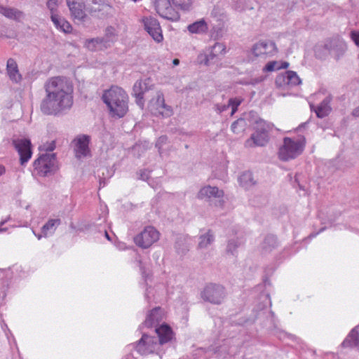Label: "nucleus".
Instances as JSON below:
<instances>
[{
    "label": "nucleus",
    "mask_w": 359,
    "mask_h": 359,
    "mask_svg": "<svg viewBox=\"0 0 359 359\" xmlns=\"http://www.w3.org/2000/svg\"><path fill=\"white\" fill-rule=\"evenodd\" d=\"M44 90L46 96L40 106L43 114L56 115L72 106L74 85L70 79L63 76L50 77L44 83Z\"/></svg>",
    "instance_id": "obj_1"
},
{
    "label": "nucleus",
    "mask_w": 359,
    "mask_h": 359,
    "mask_svg": "<svg viewBox=\"0 0 359 359\" xmlns=\"http://www.w3.org/2000/svg\"><path fill=\"white\" fill-rule=\"evenodd\" d=\"M102 100L114 117L122 118L128 111V95L120 87L112 86L105 90Z\"/></svg>",
    "instance_id": "obj_2"
},
{
    "label": "nucleus",
    "mask_w": 359,
    "mask_h": 359,
    "mask_svg": "<svg viewBox=\"0 0 359 359\" xmlns=\"http://www.w3.org/2000/svg\"><path fill=\"white\" fill-rule=\"evenodd\" d=\"M270 129V125L266 121L263 119L257 120L253 126L254 133L245 142V147L252 148L265 146L269 140V132Z\"/></svg>",
    "instance_id": "obj_3"
},
{
    "label": "nucleus",
    "mask_w": 359,
    "mask_h": 359,
    "mask_svg": "<svg viewBox=\"0 0 359 359\" xmlns=\"http://www.w3.org/2000/svg\"><path fill=\"white\" fill-rule=\"evenodd\" d=\"M304 147V139L285 137L283 144L278 150V158L284 161L295 158L303 152Z\"/></svg>",
    "instance_id": "obj_4"
},
{
    "label": "nucleus",
    "mask_w": 359,
    "mask_h": 359,
    "mask_svg": "<svg viewBox=\"0 0 359 359\" xmlns=\"http://www.w3.org/2000/svg\"><path fill=\"white\" fill-rule=\"evenodd\" d=\"M160 233L154 226H146L133 238L135 245L141 248L147 249L159 240Z\"/></svg>",
    "instance_id": "obj_5"
},
{
    "label": "nucleus",
    "mask_w": 359,
    "mask_h": 359,
    "mask_svg": "<svg viewBox=\"0 0 359 359\" xmlns=\"http://www.w3.org/2000/svg\"><path fill=\"white\" fill-rule=\"evenodd\" d=\"M55 154H41L34 162V170L39 175L45 176L56 170Z\"/></svg>",
    "instance_id": "obj_6"
},
{
    "label": "nucleus",
    "mask_w": 359,
    "mask_h": 359,
    "mask_svg": "<svg viewBox=\"0 0 359 359\" xmlns=\"http://www.w3.org/2000/svg\"><path fill=\"white\" fill-rule=\"evenodd\" d=\"M155 10L162 18L168 20L176 22L179 20V13L171 6L170 0H155Z\"/></svg>",
    "instance_id": "obj_7"
},
{
    "label": "nucleus",
    "mask_w": 359,
    "mask_h": 359,
    "mask_svg": "<svg viewBox=\"0 0 359 359\" xmlns=\"http://www.w3.org/2000/svg\"><path fill=\"white\" fill-rule=\"evenodd\" d=\"M90 137L86 135H79L72 142L76 158L80 159L91 155L89 144Z\"/></svg>",
    "instance_id": "obj_8"
},
{
    "label": "nucleus",
    "mask_w": 359,
    "mask_h": 359,
    "mask_svg": "<svg viewBox=\"0 0 359 359\" xmlns=\"http://www.w3.org/2000/svg\"><path fill=\"white\" fill-rule=\"evenodd\" d=\"M202 297L210 303L221 304L225 297L224 287L216 284L208 285L202 293Z\"/></svg>",
    "instance_id": "obj_9"
},
{
    "label": "nucleus",
    "mask_w": 359,
    "mask_h": 359,
    "mask_svg": "<svg viewBox=\"0 0 359 359\" xmlns=\"http://www.w3.org/2000/svg\"><path fill=\"white\" fill-rule=\"evenodd\" d=\"M12 144L20 156V163L22 165L32 158V144L29 140L17 138L12 140Z\"/></svg>",
    "instance_id": "obj_10"
},
{
    "label": "nucleus",
    "mask_w": 359,
    "mask_h": 359,
    "mask_svg": "<svg viewBox=\"0 0 359 359\" xmlns=\"http://www.w3.org/2000/svg\"><path fill=\"white\" fill-rule=\"evenodd\" d=\"M150 107L156 116L169 117L172 114V109L165 103L164 95L161 92H158L156 96L150 101Z\"/></svg>",
    "instance_id": "obj_11"
},
{
    "label": "nucleus",
    "mask_w": 359,
    "mask_h": 359,
    "mask_svg": "<svg viewBox=\"0 0 359 359\" xmlns=\"http://www.w3.org/2000/svg\"><path fill=\"white\" fill-rule=\"evenodd\" d=\"M144 29L157 43L163 40L162 30L158 21L153 17H146L142 19Z\"/></svg>",
    "instance_id": "obj_12"
},
{
    "label": "nucleus",
    "mask_w": 359,
    "mask_h": 359,
    "mask_svg": "<svg viewBox=\"0 0 359 359\" xmlns=\"http://www.w3.org/2000/svg\"><path fill=\"white\" fill-rule=\"evenodd\" d=\"M150 83L151 79L147 78L136 81L133 86V94L136 98V102L141 108L144 106V94L150 89Z\"/></svg>",
    "instance_id": "obj_13"
},
{
    "label": "nucleus",
    "mask_w": 359,
    "mask_h": 359,
    "mask_svg": "<svg viewBox=\"0 0 359 359\" xmlns=\"http://www.w3.org/2000/svg\"><path fill=\"white\" fill-rule=\"evenodd\" d=\"M302 83L301 79L295 72L287 71L285 74H281L276 79V83L283 87V86H295Z\"/></svg>",
    "instance_id": "obj_14"
},
{
    "label": "nucleus",
    "mask_w": 359,
    "mask_h": 359,
    "mask_svg": "<svg viewBox=\"0 0 359 359\" xmlns=\"http://www.w3.org/2000/svg\"><path fill=\"white\" fill-rule=\"evenodd\" d=\"M277 50L276 44L272 41H260L257 43L252 48V52L255 56H262L264 55H271Z\"/></svg>",
    "instance_id": "obj_15"
},
{
    "label": "nucleus",
    "mask_w": 359,
    "mask_h": 359,
    "mask_svg": "<svg viewBox=\"0 0 359 359\" xmlns=\"http://www.w3.org/2000/svg\"><path fill=\"white\" fill-rule=\"evenodd\" d=\"M223 196L224 191L222 190L219 189L217 187L210 185L202 187L197 194V198L202 200H210L212 198H222Z\"/></svg>",
    "instance_id": "obj_16"
},
{
    "label": "nucleus",
    "mask_w": 359,
    "mask_h": 359,
    "mask_svg": "<svg viewBox=\"0 0 359 359\" xmlns=\"http://www.w3.org/2000/svg\"><path fill=\"white\" fill-rule=\"evenodd\" d=\"M72 17L74 20H83L86 17L85 5L82 2L67 0Z\"/></svg>",
    "instance_id": "obj_17"
},
{
    "label": "nucleus",
    "mask_w": 359,
    "mask_h": 359,
    "mask_svg": "<svg viewBox=\"0 0 359 359\" xmlns=\"http://www.w3.org/2000/svg\"><path fill=\"white\" fill-rule=\"evenodd\" d=\"M50 18L54 25L57 29L66 34L72 33L73 30L72 26L65 18H60L59 15L55 14L54 13H51Z\"/></svg>",
    "instance_id": "obj_18"
},
{
    "label": "nucleus",
    "mask_w": 359,
    "mask_h": 359,
    "mask_svg": "<svg viewBox=\"0 0 359 359\" xmlns=\"http://www.w3.org/2000/svg\"><path fill=\"white\" fill-rule=\"evenodd\" d=\"M156 332L159 338L160 344H165L170 341L173 337V332L171 327L163 324L156 329Z\"/></svg>",
    "instance_id": "obj_19"
},
{
    "label": "nucleus",
    "mask_w": 359,
    "mask_h": 359,
    "mask_svg": "<svg viewBox=\"0 0 359 359\" xmlns=\"http://www.w3.org/2000/svg\"><path fill=\"white\" fill-rule=\"evenodd\" d=\"M7 72L9 78L18 82L21 80V75L19 73L18 67L16 62L13 58H10L7 61Z\"/></svg>",
    "instance_id": "obj_20"
},
{
    "label": "nucleus",
    "mask_w": 359,
    "mask_h": 359,
    "mask_svg": "<svg viewBox=\"0 0 359 359\" xmlns=\"http://www.w3.org/2000/svg\"><path fill=\"white\" fill-rule=\"evenodd\" d=\"M163 314L160 307H156L152 309L146 319V323L149 326H152L163 320Z\"/></svg>",
    "instance_id": "obj_21"
},
{
    "label": "nucleus",
    "mask_w": 359,
    "mask_h": 359,
    "mask_svg": "<svg viewBox=\"0 0 359 359\" xmlns=\"http://www.w3.org/2000/svg\"><path fill=\"white\" fill-rule=\"evenodd\" d=\"M226 46L224 43H215V45L212 46L210 53L206 56L205 64L208 65L210 60H212L217 56L224 54Z\"/></svg>",
    "instance_id": "obj_22"
},
{
    "label": "nucleus",
    "mask_w": 359,
    "mask_h": 359,
    "mask_svg": "<svg viewBox=\"0 0 359 359\" xmlns=\"http://www.w3.org/2000/svg\"><path fill=\"white\" fill-rule=\"evenodd\" d=\"M0 13L6 18L19 20L22 17V12L18 9L9 7H5L0 5Z\"/></svg>",
    "instance_id": "obj_23"
},
{
    "label": "nucleus",
    "mask_w": 359,
    "mask_h": 359,
    "mask_svg": "<svg viewBox=\"0 0 359 359\" xmlns=\"http://www.w3.org/2000/svg\"><path fill=\"white\" fill-rule=\"evenodd\" d=\"M187 29L191 34H203L208 32V27L204 20H201L189 25Z\"/></svg>",
    "instance_id": "obj_24"
},
{
    "label": "nucleus",
    "mask_w": 359,
    "mask_h": 359,
    "mask_svg": "<svg viewBox=\"0 0 359 359\" xmlns=\"http://www.w3.org/2000/svg\"><path fill=\"white\" fill-rule=\"evenodd\" d=\"M344 347L359 346V333L355 330H352L343 342Z\"/></svg>",
    "instance_id": "obj_25"
},
{
    "label": "nucleus",
    "mask_w": 359,
    "mask_h": 359,
    "mask_svg": "<svg viewBox=\"0 0 359 359\" xmlns=\"http://www.w3.org/2000/svg\"><path fill=\"white\" fill-rule=\"evenodd\" d=\"M60 219H49L42 227L41 232L45 236H47L49 233H53L57 226L60 224Z\"/></svg>",
    "instance_id": "obj_26"
},
{
    "label": "nucleus",
    "mask_w": 359,
    "mask_h": 359,
    "mask_svg": "<svg viewBox=\"0 0 359 359\" xmlns=\"http://www.w3.org/2000/svg\"><path fill=\"white\" fill-rule=\"evenodd\" d=\"M153 343V339L147 334H143L141 339L136 344V350L141 354H146L147 348L145 347L147 344Z\"/></svg>",
    "instance_id": "obj_27"
},
{
    "label": "nucleus",
    "mask_w": 359,
    "mask_h": 359,
    "mask_svg": "<svg viewBox=\"0 0 359 359\" xmlns=\"http://www.w3.org/2000/svg\"><path fill=\"white\" fill-rule=\"evenodd\" d=\"M288 67L289 63L287 62H282L280 63V62L278 61H271L266 65L263 70L264 72H269L281 69H287Z\"/></svg>",
    "instance_id": "obj_28"
},
{
    "label": "nucleus",
    "mask_w": 359,
    "mask_h": 359,
    "mask_svg": "<svg viewBox=\"0 0 359 359\" xmlns=\"http://www.w3.org/2000/svg\"><path fill=\"white\" fill-rule=\"evenodd\" d=\"M316 115L319 118H323L327 116L330 111L331 108L329 106V103L326 100H323L317 107L315 110Z\"/></svg>",
    "instance_id": "obj_29"
},
{
    "label": "nucleus",
    "mask_w": 359,
    "mask_h": 359,
    "mask_svg": "<svg viewBox=\"0 0 359 359\" xmlns=\"http://www.w3.org/2000/svg\"><path fill=\"white\" fill-rule=\"evenodd\" d=\"M247 123L244 118H238L231 125V130L236 134L243 133L246 128Z\"/></svg>",
    "instance_id": "obj_30"
},
{
    "label": "nucleus",
    "mask_w": 359,
    "mask_h": 359,
    "mask_svg": "<svg viewBox=\"0 0 359 359\" xmlns=\"http://www.w3.org/2000/svg\"><path fill=\"white\" fill-rule=\"evenodd\" d=\"M213 241V235L212 234L210 231H208V233L200 237L199 247L206 248L208 245H210Z\"/></svg>",
    "instance_id": "obj_31"
},
{
    "label": "nucleus",
    "mask_w": 359,
    "mask_h": 359,
    "mask_svg": "<svg viewBox=\"0 0 359 359\" xmlns=\"http://www.w3.org/2000/svg\"><path fill=\"white\" fill-rule=\"evenodd\" d=\"M172 1L182 10H189L193 3V0H172Z\"/></svg>",
    "instance_id": "obj_32"
},
{
    "label": "nucleus",
    "mask_w": 359,
    "mask_h": 359,
    "mask_svg": "<svg viewBox=\"0 0 359 359\" xmlns=\"http://www.w3.org/2000/svg\"><path fill=\"white\" fill-rule=\"evenodd\" d=\"M239 182L241 185H242L243 187H246L249 184H253L252 173L250 172H244L239 177Z\"/></svg>",
    "instance_id": "obj_33"
},
{
    "label": "nucleus",
    "mask_w": 359,
    "mask_h": 359,
    "mask_svg": "<svg viewBox=\"0 0 359 359\" xmlns=\"http://www.w3.org/2000/svg\"><path fill=\"white\" fill-rule=\"evenodd\" d=\"M55 149V141L43 142L40 147L39 150L43 151H53Z\"/></svg>",
    "instance_id": "obj_34"
},
{
    "label": "nucleus",
    "mask_w": 359,
    "mask_h": 359,
    "mask_svg": "<svg viewBox=\"0 0 359 359\" xmlns=\"http://www.w3.org/2000/svg\"><path fill=\"white\" fill-rule=\"evenodd\" d=\"M103 42H104V40L102 39L97 38V39H92L88 40L86 41V43H87V47L89 49L94 50L96 49L97 45H101Z\"/></svg>",
    "instance_id": "obj_35"
},
{
    "label": "nucleus",
    "mask_w": 359,
    "mask_h": 359,
    "mask_svg": "<svg viewBox=\"0 0 359 359\" xmlns=\"http://www.w3.org/2000/svg\"><path fill=\"white\" fill-rule=\"evenodd\" d=\"M243 100L241 98H233L229 100V105L231 107V115H233L238 109V106L241 104Z\"/></svg>",
    "instance_id": "obj_36"
},
{
    "label": "nucleus",
    "mask_w": 359,
    "mask_h": 359,
    "mask_svg": "<svg viewBox=\"0 0 359 359\" xmlns=\"http://www.w3.org/2000/svg\"><path fill=\"white\" fill-rule=\"evenodd\" d=\"M61 1V0H48L47 5L48 8L50 10L51 13H54V11L56 10V7L57 4Z\"/></svg>",
    "instance_id": "obj_37"
},
{
    "label": "nucleus",
    "mask_w": 359,
    "mask_h": 359,
    "mask_svg": "<svg viewBox=\"0 0 359 359\" xmlns=\"http://www.w3.org/2000/svg\"><path fill=\"white\" fill-rule=\"evenodd\" d=\"M351 38L355 44L359 47V31H352L351 32Z\"/></svg>",
    "instance_id": "obj_38"
},
{
    "label": "nucleus",
    "mask_w": 359,
    "mask_h": 359,
    "mask_svg": "<svg viewBox=\"0 0 359 359\" xmlns=\"http://www.w3.org/2000/svg\"><path fill=\"white\" fill-rule=\"evenodd\" d=\"M353 115L356 117L359 116V107L353 110Z\"/></svg>",
    "instance_id": "obj_39"
},
{
    "label": "nucleus",
    "mask_w": 359,
    "mask_h": 359,
    "mask_svg": "<svg viewBox=\"0 0 359 359\" xmlns=\"http://www.w3.org/2000/svg\"><path fill=\"white\" fill-rule=\"evenodd\" d=\"M6 172L5 167L2 165H0V176L4 175Z\"/></svg>",
    "instance_id": "obj_40"
},
{
    "label": "nucleus",
    "mask_w": 359,
    "mask_h": 359,
    "mask_svg": "<svg viewBox=\"0 0 359 359\" xmlns=\"http://www.w3.org/2000/svg\"><path fill=\"white\" fill-rule=\"evenodd\" d=\"M172 64H173L174 65H178L180 64V60H179L178 59H177V58H176V59H174V60H172Z\"/></svg>",
    "instance_id": "obj_41"
},
{
    "label": "nucleus",
    "mask_w": 359,
    "mask_h": 359,
    "mask_svg": "<svg viewBox=\"0 0 359 359\" xmlns=\"http://www.w3.org/2000/svg\"><path fill=\"white\" fill-rule=\"evenodd\" d=\"M104 235L107 240L111 241V238H110L109 233H107V231H105Z\"/></svg>",
    "instance_id": "obj_42"
},
{
    "label": "nucleus",
    "mask_w": 359,
    "mask_h": 359,
    "mask_svg": "<svg viewBox=\"0 0 359 359\" xmlns=\"http://www.w3.org/2000/svg\"><path fill=\"white\" fill-rule=\"evenodd\" d=\"M166 140H167L166 137H161L159 138V141H161V142L165 141Z\"/></svg>",
    "instance_id": "obj_43"
}]
</instances>
